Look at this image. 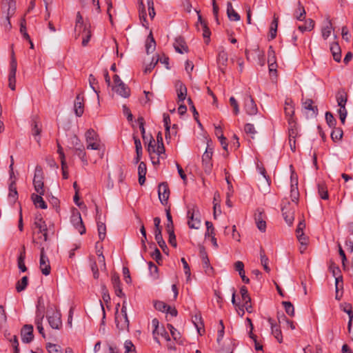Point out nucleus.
<instances>
[{
  "instance_id": "nucleus-46",
  "label": "nucleus",
  "mask_w": 353,
  "mask_h": 353,
  "mask_svg": "<svg viewBox=\"0 0 353 353\" xmlns=\"http://www.w3.org/2000/svg\"><path fill=\"white\" fill-rule=\"evenodd\" d=\"M332 25L330 20H327L326 25L322 28V37L324 39H327L331 34Z\"/></svg>"
},
{
  "instance_id": "nucleus-38",
  "label": "nucleus",
  "mask_w": 353,
  "mask_h": 353,
  "mask_svg": "<svg viewBox=\"0 0 353 353\" xmlns=\"http://www.w3.org/2000/svg\"><path fill=\"white\" fill-rule=\"evenodd\" d=\"M41 132V128L39 125V123L36 120L32 121V135L34 136L37 142L39 143L40 141V133Z\"/></svg>"
},
{
  "instance_id": "nucleus-62",
  "label": "nucleus",
  "mask_w": 353,
  "mask_h": 353,
  "mask_svg": "<svg viewBox=\"0 0 353 353\" xmlns=\"http://www.w3.org/2000/svg\"><path fill=\"white\" fill-rule=\"evenodd\" d=\"M90 268L94 279H97L99 276L98 265L95 261L90 262Z\"/></svg>"
},
{
  "instance_id": "nucleus-40",
  "label": "nucleus",
  "mask_w": 353,
  "mask_h": 353,
  "mask_svg": "<svg viewBox=\"0 0 353 353\" xmlns=\"http://www.w3.org/2000/svg\"><path fill=\"white\" fill-rule=\"evenodd\" d=\"M163 123L165 129V139L168 140L171 138L170 133V118L168 114L164 113L163 115Z\"/></svg>"
},
{
  "instance_id": "nucleus-61",
  "label": "nucleus",
  "mask_w": 353,
  "mask_h": 353,
  "mask_svg": "<svg viewBox=\"0 0 353 353\" xmlns=\"http://www.w3.org/2000/svg\"><path fill=\"white\" fill-rule=\"evenodd\" d=\"M230 105L233 108V112L234 114H238L239 113V107L238 102L235 99L234 97H231L230 98Z\"/></svg>"
},
{
  "instance_id": "nucleus-57",
  "label": "nucleus",
  "mask_w": 353,
  "mask_h": 353,
  "mask_svg": "<svg viewBox=\"0 0 353 353\" xmlns=\"http://www.w3.org/2000/svg\"><path fill=\"white\" fill-rule=\"evenodd\" d=\"M8 86L12 90L16 88V73H9Z\"/></svg>"
},
{
  "instance_id": "nucleus-17",
  "label": "nucleus",
  "mask_w": 353,
  "mask_h": 353,
  "mask_svg": "<svg viewBox=\"0 0 353 353\" xmlns=\"http://www.w3.org/2000/svg\"><path fill=\"white\" fill-rule=\"evenodd\" d=\"M44 310H41L40 308H38L36 312V317L34 320V323L37 326V328L39 332L42 335L43 338L46 337L45 333H44V329L42 325V321L44 318Z\"/></svg>"
},
{
  "instance_id": "nucleus-1",
  "label": "nucleus",
  "mask_w": 353,
  "mask_h": 353,
  "mask_svg": "<svg viewBox=\"0 0 353 353\" xmlns=\"http://www.w3.org/2000/svg\"><path fill=\"white\" fill-rule=\"evenodd\" d=\"M85 137L88 150H100L101 139L99 134L93 129L88 130L85 134Z\"/></svg>"
},
{
  "instance_id": "nucleus-64",
  "label": "nucleus",
  "mask_w": 353,
  "mask_h": 353,
  "mask_svg": "<svg viewBox=\"0 0 353 353\" xmlns=\"http://www.w3.org/2000/svg\"><path fill=\"white\" fill-rule=\"evenodd\" d=\"M296 237L302 246L307 245L308 238L304 234L303 232L296 234Z\"/></svg>"
},
{
  "instance_id": "nucleus-51",
  "label": "nucleus",
  "mask_w": 353,
  "mask_h": 353,
  "mask_svg": "<svg viewBox=\"0 0 353 353\" xmlns=\"http://www.w3.org/2000/svg\"><path fill=\"white\" fill-rule=\"evenodd\" d=\"M154 307L156 310L163 312H165V311H168L170 309V305L161 301H156L154 303Z\"/></svg>"
},
{
  "instance_id": "nucleus-18",
  "label": "nucleus",
  "mask_w": 353,
  "mask_h": 353,
  "mask_svg": "<svg viewBox=\"0 0 353 353\" xmlns=\"http://www.w3.org/2000/svg\"><path fill=\"white\" fill-rule=\"evenodd\" d=\"M175 88L177 94L178 102L183 101L187 96L186 86L181 81H176L175 82Z\"/></svg>"
},
{
  "instance_id": "nucleus-58",
  "label": "nucleus",
  "mask_w": 353,
  "mask_h": 353,
  "mask_svg": "<svg viewBox=\"0 0 353 353\" xmlns=\"http://www.w3.org/2000/svg\"><path fill=\"white\" fill-rule=\"evenodd\" d=\"M159 60V56H157V58H155L154 57L152 58V61L150 62V64H148L145 70H144V72L145 73H149L150 72L152 69L156 66V65L157 64L158 61Z\"/></svg>"
},
{
  "instance_id": "nucleus-29",
  "label": "nucleus",
  "mask_w": 353,
  "mask_h": 353,
  "mask_svg": "<svg viewBox=\"0 0 353 353\" xmlns=\"http://www.w3.org/2000/svg\"><path fill=\"white\" fill-rule=\"evenodd\" d=\"M25 259H26V250L25 247L23 246L21 250L20 251L19 255L17 258V265L21 272H25L27 271V268L25 265Z\"/></svg>"
},
{
  "instance_id": "nucleus-54",
  "label": "nucleus",
  "mask_w": 353,
  "mask_h": 353,
  "mask_svg": "<svg viewBox=\"0 0 353 353\" xmlns=\"http://www.w3.org/2000/svg\"><path fill=\"white\" fill-rule=\"evenodd\" d=\"M282 303L284 306L285 312L288 315L293 316L294 315V305L291 303V302L283 301Z\"/></svg>"
},
{
  "instance_id": "nucleus-31",
  "label": "nucleus",
  "mask_w": 353,
  "mask_h": 353,
  "mask_svg": "<svg viewBox=\"0 0 353 353\" xmlns=\"http://www.w3.org/2000/svg\"><path fill=\"white\" fill-rule=\"evenodd\" d=\"M330 51L332 54L334 59L336 62H340L341 59V50L339 45L336 42H333L330 45Z\"/></svg>"
},
{
  "instance_id": "nucleus-48",
  "label": "nucleus",
  "mask_w": 353,
  "mask_h": 353,
  "mask_svg": "<svg viewBox=\"0 0 353 353\" xmlns=\"http://www.w3.org/2000/svg\"><path fill=\"white\" fill-rule=\"evenodd\" d=\"M277 27H278V18L274 17L273 21L271 23V26L270 29V37L271 39H273L276 36V32H277Z\"/></svg>"
},
{
  "instance_id": "nucleus-2",
  "label": "nucleus",
  "mask_w": 353,
  "mask_h": 353,
  "mask_svg": "<svg viewBox=\"0 0 353 353\" xmlns=\"http://www.w3.org/2000/svg\"><path fill=\"white\" fill-rule=\"evenodd\" d=\"M43 179L44 177L42 168L39 165H37L34 170L33 185L34 190L37 192V194H45Z\"/></svg>"
},
{
  "instance_id": "nucleus-32",
  "label": "nucleus",
  "mask_w": 353,
  "mask_h": 353,
  "mask_svg": "<svg viewBox=\"0 0 353 353\" xmlns=\"http://www.w3.org/2000/svg\"><path fill=\"white\" fill-rule=\"evenodd\" d=\"M81 34H83V40H82V46H86L92 37V33L90 30V25H85L83 27V29L81 30Z\"/></svg>"
},
{
  "instance_id": "nucleus-50",
  "label": "nucleus",
  "mask_w": 353,
  "mask_h": 353,
  "mask_svg": "<svg viewBox=\"0 0 353 353\" xmlns=\"http://www.w3.org/2000/svg\"><path fill=\"white\" fill-rule=\"evenodd\" d=\"M97 229L99 239L101 241L104 240L106 234V226L105 223L99 221L97 223Z\"/></svg>"
},
{
  "instance_id": "nucleus-63",
  "label": "nucleus",
  "mask_w": 353,
  "mask_h": 353,
  "mask_svg": "<svg viewBox=\"0 0 353 353\" xmlns=\"http://www.w3.org/2000/svg\"><path fill=\"white\" fill-rule=\"evenodd\" d=\"M165 147L163 145V143H161V144H159L157 147L156 148V151L154 152L157 153V154L161 157V159H164L165 157Z\"/></svg>"
},
{
  "instance_id": "nucleus-36",
  "label": "nucleus",
  "mask_w": 353,
  "mask_h": 353,
  "mask_svg": "<svg viewBox=\"0 0 353 353\" xmlns=\"http://www.w3.org/2000/svg\"><path fill=\"white\" fill-rule=\"evenodd\" d=\"M318 192L322 199H328L329 195L327 188L324 182L321 181L317 184Z\"/></svg>"
},
{
  "instance_id": "nucleus-11",
  "label": "nucleus",
  "mask_w": 353,
  "mask_h": 353,
  "mask_svg": "<svg viewBox=\"0 0 353 353\" xmlns=\"http://www.w3.org/2000/svg\"><path fill=\"white\" fill-rule=\"evenodd\" d=\"M330 270L332 272L333 276L335 277V285H336V299L339 300L340 298L338 296V292L339 288V282L341 283V287H343V277L339 275L340 269L334 263H332L330 266Z\"/></svg>"
},
{
  "instance_id": "nucleus-4",
  "label": "nucleus",
  "mask_w": 353,
  "mask_h": 353,
  "mask_svg": "<svg viewBox=\"0 0 353 353\" xmlns=\"http://www.w3.org/2000/svg\"><path fill=\"white\" fill-rule=\"evenodd\" d=\"M213 151L212 148L208 145L205 152L202 156V164L203 170L207 174H210L212 170V157Z\"/></svg>"
},
{
  "instance_id": "nucleus-34",
  "label": "nucleus",
  "mask_w": 353,
  "mask_h": 353,
  "mask_svg": "<svg viewBox=\"0 0 353 353\" xmlns=\"http://www.w3.org/2000/svg\"><path fill=\"white\" fill-rule=\"evenodd\" d=\"M343 307V312H346L348 314L349 316V321L347 324V329L348 332L350 333L351 332V327H352V323L353 320V312H352V307L350 304L345 303L344 305H341Z\"/></svg>"
},
{
  "instance_id": "nucleus-19",
  "label": "nucleus",
  "mask_w": 353,
  "mask_h": 353,
  "mask_svg": "<svg viewBox=\"0 0 353 353\" xmlns=\"http://www.w3.org/2000/svg\"><path fill=\"white\" fill-rule=\"evenodd\" d=\"M290 197L292 201L297 204L299 199V192L298 189L297 179H294L293 175L291 176V190Z\"/></svg>"
},
{
  "instance_id": "nucleus-43",
  "label": "nucleus",
  "mask_w": 353,
  "mask_h": 353,
  "mask_svg": "<svg viewBox=\"0 0 353 353\" xmlns=\"http://www.w3.org/2000/svg\"><path fill=\"white\" fill-rule=\"evenodd\" d=\"M28 283V276H23L21 278V279L18 281L17 283H16V290L18 292H21L23 291L26 288Z\"/></svg>"
},
{
  "instance_id": "nucleus-25",
  "label": "nucleus",
  "mask_w": 353,
  "mask_h": 353,
  "mask_svg": "<svg viewBox=\"0 0 353 353\" xmlns=\"http://www.w3.org/2000/svg\"><path fill=\"white\" fill-rule=\"evenodd\" d=\"M201 257L202 259V265L205 272L208 275H212L213 273V268L210 264V260L205 251H201Z\"/></svg>"
},
{
  "instance_id": "nucleus-9",
  "label": "nucleus",
  "mask_w": 353,
  "mask_h": 353,
  "mask_svg": "<svg viewBox=\"0 0 353 353\" xmlns=\"http://www.w3.org/2000/svg\"><path fill=\"white\" fill-rule=\"evenodd\" d=\"M216 61L219 70L223 73H225L226 67L228 61V53L223 50H221L217 55Z\"/></svg>"
},
{
  "instance_id": "nucleus-13",
  "label": "nucleus",
  "mask_w": 353,
  "mask_h": 353,
  "mask_svg": "<svg viewBox=\"0 0 353 353\" xmlns=\"http://www.w3.org/2000/svg\"><path fill=\"white\" fill-rule=\"evenodd\" d=\"M71 221L80 234L85 233V228L83 225L81 214L79 212L76 214H73L71 218Z\"/></svg>"
},
{
  "instance_id": "nucleus-30",
  "label": "nucleus",
  "mask_w": 353,
  "mask_h": 353,
  "mask_svg": "<svg viewBox=\"0 0 353 353\" xmlns=\"http://www.w3.org/2000/svg\"><path fill=\"white\" fill-rule=\"evenodd\" d=\"M156 49V41L152 32H150L145 42V50L147 54L152 53Z\"/></svg>"
},
{
  "instance_id": "nucleus-37",
  "label": "nucleus",
  "mask_w": 353,
  "mask_h": 353,
  "mask_svg": "<svg viewBox=\"0 0 353 353\" xmlns=\"http://www.w3.org/2000/svg\"><path fill=\"white\" fill-rule=\"evenodd\" d=\"M336 98L338 105L340 108L345 107L347 97V94L345 93V92L344 90H339L336 94Z\"/></svg>"
},
{
  "instance_id": "nucleus-3",
  "label": "nucleus",
  "mask_w": 353,
  "mask_h": 353,
  "mask_svg": "<svg viewBox=\"0 0 353 353\" xmlns=\"http://www.w3.org/2000/svg\"><path fill=\"white\" fill-rule=\"evenodd\" d=\"M1 5L3 9L6 10V28L10 29V18L13 16L16 10V3L14 0H2Z\"/></svg>"
},
{
  "instance_id": "nucleus-49",
  "label": "nucleus",
  "mask_w": 353,
  "mask_h": 353,
  "mask_svg": "<svg viewBox=\"0 0 353 353\" xmlns=\"http://www.w3.org/2000/svg\"><path fill=\"white\" fill-rule=\"evenodd\" d=\"M46 349L49 353H63L61 347L57 344L48 343Z\"/></svg>"
},
{
  "instance_id": "nucleus-14",
  "label": "nucleus",
  "mask_w": 353,
  "mask_h": 353,
  "mask_svg": "<svg viewBox=\"0 0 353 353\" xmlns=\"http://www.w3.org/2000/svg\"><path fill=\"white\" fill-rule=\"evenodd\" d=\"M21 339L24 343H30L33 340V326L32 325H25L21 332Z\"/></svg>"
},
{
  "instance_id": "nucleus-20",
  "label": "nucleus",
  "mask_w": 353,
  "mask_h": 353,
  "mask_svg": "<svg viewBox=\"0 0 353 353\" xmlns=\"http://www.w3.org/2000/svg\"><path fill=\"white\" fill-rule=\"evenodd\" d=\"M173 46L175 50L180 54L188 52V46L184 39L181 37H178L175 39Z\"/></svg>"
},
{
  "instance_id": "nucleus-53",
  "label": "nucleus",
  "mask_w": 353,
  "mask_h": 353,
  "mask_svg": "<svg viewBox=\"0 0 353 353\" xmlns=\"http://www.w3.org/2000/svg\"><path fill=\"white\" fill-rule=\"evenodd\" d=\"M325 120L330 128H334L336 124V120L330 112L325 113Z\"/></svg>"
},
{
  "instance_id": "nucleus-15",
  "label": "nucleus",
  "mask_w": 353,
  "mask_h": 353,
  "mask_svg": "<svg viewBox=\"0 0 353 353\" xmlns=\"http://www.w3.org/2000/svg\"><path fill=\"white\" fill-rule=\"evenodd\" d=\"M48 321L52 329L59 330L62 325L61 314L57 311L54 312L52 315H49L48 316Z\"/></svg>"
},
{
  "instance_id": "nucleus-55",
  "label": "nucleus",
  "mask_w": 353,
  "mask_h": 353,
  "mask_svg": "<svg viewBox=\"0 0 353 353\" xmlns=\"http://www.w3.org/2000/svg\"><path fill=\"white\" fill-rule=\"evenodd\" d=\"M89 83L91 87V88L93 90V91L97 94V97H99V90L98 88H97L94 85L98 83V81L95 77L93 74H90L89 76Z\"/></svg>"
},
{
  "instance_id": "nucleus-24",
  "label": "nucleus",
  "mask_w": 353,
  "mask_h": 353,
  "mask_svg": "<svg viewBox=\"0 0 353 353\" xmlns=\"http://www.w3.org/2000/svg\"><path fill=\"white\" fill-rule=\"evenodd\" d=\"M111 281L113 285L116 295L119 297L124 296V293L122 292V289L121 288V283L119 275L117 274H113L111 277Z\"/></svg>"
},
{
  "instance_id": "nucleus-47",
  "label": "nucleus",
  "mask_w": 353,
  "mask_h": 353,
  "mask_svg": "<svg viewBox=\"0 0 353 353\" xmlns=\"http://www.w3.org/2000/svg\"><path fill=\"white\" fill-rule=\"evenodd\" d=\"M256 223L259 230L261 232H265L266 228V223L262 219V213L260 212L258 215L255 216Z\"/></svg>"
},
{
  "instance_id": "nucleus-60",
  "label": "nucleus",
  "mask_w": 353,
  "mask_h": 353,
  "mask_svg": "<svg viewBox=\"0 0 353 353\" xmlns=\"http://www.w3.org/2000/svg\"><path fill=\"white\" fill-rule=\"evenodd\" d=\"M26 22L25 19H23L20 25V32L23 34L24 39L30 40V36L26 32Z\"/></svg>"
},
{
  "instance_id": "nucleus-26",
  "label": "nucleus",
  "mask_w": 353,
  "mask_h": 353,
  "mask_svg": "<svg viewBox=\"0 0 353 353\" xmlns=\"http://www.w3.org/2000/svg\"><path fill=\"white\" fill-rule=\"evenodd\" d=\"M188 224L190 228L199 229L201 225V221L198 218L194 219V212L191 210L188 211Z\"/></svg>"
},
{
  "instance_id": "nucleus-39",
  "label": "nucleus",
  "mask_w": 353,
  "mask_h": 353,
  "mask_svg": "<svg viewBox=\"0 0 353 353\" xmlns=\"http://www.w3.org/2000/svg\"><path fill=\"white\" fill-rule=\"evenodd\" d=\"M314 27V21L311 19H307L305 21V23L303 25H300L298 26V29L301 32H304L305 31H311Z\"/></svg>"
},
{
  "instance_id": "nucleus-10",
  "label": "nucleus",
  "mask_w": 353,
  "mask_h": 353,
  "mask_svg": "<svg viewBox=\"0 0 353 353\" xmlns=\"http://www.w3.org/2000/svg\"><path fill=\"white\" fill-rule=\"evenodd\" d=\"M118 307H119V303L117 305V312L115 314V322L117 327L120 331L128 330L129 328V320L128 316H121L120 314H118Z\"/></svg>"
},
{
  "instance_id": "nucleus-5",
  "label": "nucleus",
  "mask_w": 353,
  "mask_h": 353,
  "mask_svg": "<svg viewBox=\"0 0 353 353\" xmlns=\"http://www.w3.org/2000/svg\"><path fill=\"white\" fill-rule=\"evenodd\" d=\"M281 211L285 222L288 225H292L294 219V210L289 201H283Z\"/></svg>"
},
{
  "instance_id": "nucleus-56",
  "label": "nucleus",
  "mask_w": 353,
  "mask_h": 353,
  "mask_svg": "<svg viewBox=\"0 0 353 353\" xmlns=\"http://www.w3.org/2000/svg\"><path fill=\"white\" fill-rule=\"evenodd\" d=\"M125 353H137L135 346L131 341L127 340L124 343Z\"/></svg>"
},
{
  "instance_id": "nucleus-8",
  "label": "nucleus",
  "mask_w": 353,
  "mask_h": 353,
  "mask_svg": "<svg viewBox=\"0 0 353 353\" xmlns=\"http://www.w3.org/2000/svg\"><path fill=\"white\" fill-rule=\"evenodd\" d=\"M158 194L161 203L163 205L167 204L170 196V189L166 182L161 183L159 185Z\"/></svg>"
},
{
  "instance_id": "nucleus-35",
  "label": "nucleus",
  "mask_w": 353,
  "mask_h": 353,
  "mask_svg": "<svg viewBox=\"0 0 353 353\" xmlns=\"http://www.w3.org/2000/svg\"><path fill=\"white\" fill-rule=\"evenodd\" d=\"M305 10L304 7L302 6L300 1H298V8L296 9L294 13V17L299 21H303L305 18Z\"/></svg>"
},
{
  "instance_id": "nucleus-52",
  "label": "nucleus",
  "mask_w": 353,
  "mask_h": 353,
  "mask_svg": "<svg viewBox=\"0 0 353 353\" xmlns=\"http://www.w3.org/2000/svg\"><path fill=\"white\" fill-rule=\"evenodd\" d=\"M165 212H166V218H167V221H168L167 225H166V230H167V232L174 230L173 221H172L170 208L166 209Z\"/></svg>"
},
{
  "instance_id": "nucleus-21",
  "label": "nucleus",
  "mask_w": 353,
  "mask_h": 353,
  "mask_svg": "<svg viewBox=\"0 0 353 353\" xmlns=\"http://www.w3.org/2000/svg\"><path fill=\"white\" fill-rule=\"evenodd\" d=\"M268 322L271 327L272 334L277 341L281 343L283 341V336L279 326L276 325L272 318L268 319Z\"/></svg>"
},
{
  "instance_id": "nucleus-59",
  "label": "nucleus",
  "mask_w": 353,
  "mask_h": 353,
  "mask_svg": "<svg viewBox=\"0 0 353 353\" xmlns=\"http://www.w3.org/2000/svg\"><path fill=\"white\" fill-rule=\"evenodd\" d=\"M244 130L246 134H251V137L253 139L254 136L256 134V131L254 126L252 123H246L244 128Z\"/></svg>"
},
{
  "instance_id": "nucleus-6",
  "label": "nucleus",
  "mask_w": 353,
  "mask_h": 353,
  "mask_svg": "<svg viewBox=\"0 0 353 353\" xmlns=\"http://www.w3.org/2000/svg\"><path fill=\"white\" fill-rule=\"evenodd\" d=\"M39 268L43 274L46 276L50 274L51 270L50 261L48 257L46 256L45 253L43 248L41 249Z\"/></svg>"
},
{
  "instance_id": "nucleus-42",
  "label": "nucleus",
  "mask_w": 353,
  "mask_h": 353,
  "mask_svg": "<svg viewBox=\"0 0 353 353\" xmlns=\"http://www.w3.org/2000/svg\"><path fill=\"white\" fill-rule=\"evenodd\" d=\"M75 154L81 159L85 165H88V159L86 158V153L85 152L84 146L81 145V147L75 148Z\"/></svg>"
},
{
  "instance_id": "nucleus-23",
  "label": "nucleus",
  "mask_w": 353,
  "mask_h": 353,
  "mask_svg": "<svg viewBox=\"0 0 353 353\" xmlns=\"http://www.w3.org/2000/svg\"><path fill=\"white\" fill-rule=\"evenodd\" d=\"M34 225L36 228H37L41 233L43 234V239L45 241L48 240V234H47V225L46 222L43 221L42 217L37 216L35 218Z\"/></svg>"
},
{
  "instance_id": "nucleus-41",
  "label": "nucleus",
  "mask_w": 353,
  "mask_h": 353,
  "mask_svg": "<svg viewBox=\"0 0 353 353\" xmlns=\"http://www.w3.org/2000/svg\"><path fill=\"white\" fill-rule=\"evenodd\" d=\"M313 101L310 99H306L304 101H303V106L305 110L312 111L314 115H316L318 114V108L316 106L313 105Z\"/></svg>"
},
{
  "instance_id": "nucleus-12",
  "label": "nucleus",
  "mask_w": 353,
  "mask_h": 353,
  "mask_svg": "<svg viewBox=\"0 0 353 353\" xmlns=\"http://www.w3.org/2000/svg\"><path fill=\"white\" fill-rule=\"evenodd\" d=\"M74 113L77 117H81L84 112V99L83 92L79 93L75 99L74 104Z\"/></svg>"
},
{
  "instance_id": "nucleus-33",
  "label": "nucleus",
  "mask_w": 353,
  "mask_h": 353,
  "mask_svg": "<svg viewBox=\"0 0 353 353\" xmlns=\"http://www.w3.org/2000/svg\"><path fill=\"white\" fill-rule=\"evenodd\" d=\"M227 14L231 21H237L240 20V15L234 10L230 2L227 3Z\"/></svg>"
},
{
  "instance_id": "nucleus-16",
  "label": "nucleus",
  "mask_w": 353,
  "mask_h": 353,
  "mask_svg": "<svg viewBox=\"0 0 353 353\" xmlns=\"http://www.w3.org/2000/svg\"><path fill=\"white\" fill-rule=\"evenodd\" d=\"M284 112L286 117L288 118V122L290 125L294 123L293 115L294 114V105L292 99H287L285 101Z\"/></svg>"
},
{
  "instance_id": "nucleus-22",
  "label": "nucleus",
  "mask_w": 353,
  "mask_h": 353,
  "mask_svg": "<svg viewBox=\"0 0 353 353\" xmlns=\"http://www.w3.org/2000/svg\"><path fill=\"white\" fill-rule=\"evenodd\" d=\"M113 90L123 98H128L130 95V89L124 83H120V84L114 85Z\"/></svg>"
},
{
  "instance_id": "nucleus-7",
  "label": "nucleus",
  "mask_w": 353,
  "mask_h": 353,
  "mask_svg": "<svg viewBox=\"0 0 353 353\" xmlns=\"http://www.w3.org/2000/svg\"><path fill=\"white\" fill-rule=\"evenodd\" d=\"M244 110L250 116L255 115L258 112L257 106L250 95L247 94L244 97Z\"/></svg>"
},
{
  "instance_id": "nucleus-28",
  "label": "nucleus",
  "mask_w": 353,
  "mask_h": 353,
  "mask_svg": "<svg viewBox=\"0 0 353 353\" xmlns=\"http://www.w3.org/2000/svg\"><path fill=\"white\" fill-rule=\"evenodd\" d=\"M87 25L83 23V17L79 12L77 14L76 24L74 27V32H76L75 38L78 39L81 34V30L83 29L84 26Z\"/></svg>"
},
{
  "instance_id": "nucleus-44",
  "label": "nucleus",
  "mask_w": 353,
  "mask_h": 353,
  "mask_svg": "<svg viewBox=\"0 0 353 353\" xmlns=\"http://www.w3.org/2000/svg\"><path fill=\"white\" fill-rule=\"evenodd\" d=\"M260 258H261V263L263 267L264 270L266 272H270V268H269L268 263V258L266 256L265 254V251L263 248L260 250Z\"/></svg>"
},
{
  "instance_id": "nucleus-27",
  "label": "nucleus",
  "mask_w": 353,
  "mask_h": 353,
  "mask_svg": "<svg viewBox=\"0 0 353 353\" xmlns=\"http://www.w3.org/2000/svg\"><path fill=\"white\" fill-rule=\"evenodd\" d=\"M43 194H32L31 199L32 200V202L34 205L37 208H40L41 209H46L47 208V204L44 201L43 199L42 198V196Z\"/></svg>"
},
{
  "instance_id": "nucleus-45",
  "label": "nucleus",
  "mask_w": 353,
  "mask_h": 353,
  "mask_svg": "<svg viewBox=\"0 0 353 353\" xmlns=\"http://www.w3.org/2000/svg\"><path fill=\"white\" fill-rule=\"evenodd\" d=\"M333 130L331 132V138L333 140V141H340L343 137V130L340 128H332Z\"/></svg>"
}]
</instances>
